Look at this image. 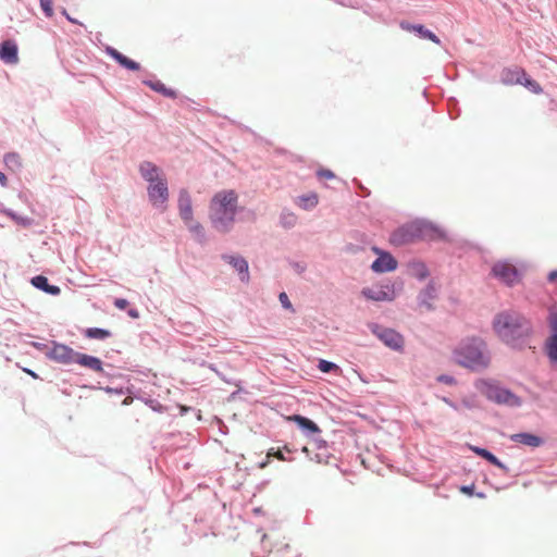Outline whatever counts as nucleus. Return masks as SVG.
<instances>
[{"label":"nucleus","mask_w":557,"mask_h":557,"mask_svg":"<svg viewBox=\"0 0 557 557\" xmlns=\"http://www.w3.org/2000/svg\"><path fill=\"white\" fill-rule=\"evenodd\" d=\"M178 207H180L181 216L186 221V223L189 225V227L191 230H194V228L197 230L198 225L193 226L190 224V222H191V201H190V197L186 190H182L180 194Z\"/></svg>","instance_id":"a211bd4d"},{"label":"nucleus","mask_w":557,"mask_h":557,"mask_svg":"<svg viewBox=\"0 0 557 557\" xmlns=\"http://www.w3.org/2000/svg\"><path fill=\"white\" fill-rule=\"evenodd\" d=\"M545 354L552 363L557 362V333L550 334L545 342Z\"/></svg>","instance_id":"a878e982"},{"label":"nucleus","mask_w":557,"mask_h":557,"mask_svg":"<svg viewBox=\"0 0 557 557\" xmlns=\"http://www.w3.org/2000/svg\"><path fill=\"white\" fill-rule=\"evenodd\" d=\"M40 7L47 17L53 16L52 0H40Z\"/></svg>","instance_id":"f704fd0d"},{"label":"nucleus","mask_w":557,"mask_h":557,"mask_svg":"<svg viewBox=\"0 0 557 557\" xmlns=\"http://www.w3.org/2000/svg\"><path fill=\"white\" fill-rule=\"evenodd\" d=\"M296 451L295 448L289 447L288 445H284L283 448L272 447L267 453V458H276L281 461H293L294 459L290 457H286L285 453L292 454Z\"/></svg>","instance_id":"393cba45"},{"label":"nucleus","mask_w":557,"mask_h":557,"mask_svg":"<svg viewBox=\"0 0 557 557\" xmlns=\"http://www.w3.org/2000/svg\"><path fill=\"white\" fill-rule=\"evenodd\" d=\"M436 380L446 385H455L457 382L456 379L449 374H440Z\"/></svg>","instance_id":"ea45409f"},{"label":"nucleus","mask_w":557,"mask_h":557,"mask_svg":"<svg viewBox=\"0 0 557 557\" xmlns=\"http://www.w3.org/2000/svg\"><path fill=\"white\" fill-rule=\"evenodd\" d=\"M215 423L220 429H221V425H222V421L218 418V417H213L211 418V425Z\"/></svg>","instance_id":"3c124183"},{"label":"nucleus","mask_w":557,"mask_h":557,"mask_svg":"<svg viewBox=\"0 0 557 557\" xmlns=\"http://www.w3.org/2000/svg\"><path fill=\"white\" fill-rule=\"evenodd\" d=\"M132 397H126L124 400H123V405H128L132 403Z\"/></svg>","instance_id":"6e6d98bb"},{"label":"nucleus","mask_w":557,"mask_h":557,"mask_svg":"<svg viewBox=\"0 0 557 557\" xmlns=\"http://www.w3.org/2000/svg\"><path fill=\"white\" fill-rule=\"evenodd\" d=\"M265 539H267V535H265V534H263V535H262V542H264V541H265Z\"/></svg>","instance_id":"bf43d9fd"},{"label":"nucleus","mask_w":557,"mask_h":557,"mask_svg":"<svg viewBox=\"0 0 557 557\" xmlns=\"http://www.w3.org/2000/svg\"><path fill=\"white\" fill-rule=\"evenodd\" d=\"M301 200L305 201L304 208H313L318 205V197L315 195H310L307 197H301Z\"/></svg>","instance_id":"58836bf2"},{"label":"nucleus","mask_w":557,"mask_h":557,"mask_svg":"<svg viewBox=\"0 0 557 557\" xmlns=\"http://www.w3.org/2000/svg\"><path fill=\"white\" fill-rule=\"evenodd\" d=\"M238 196L234 190H222L211 198V226L220 233H228L235 223Z\"/></svg>","instance_id":"7ed1b4c3"},{"label":"nucleus","mask_w":557,"mask_h":557,"mask_svg":"<svg viewBox=\"0 0 557 557\" xmlns=\"http://www.w3.org/2000/svg\"><path fill=\"white\" fill-rule=\"evenodd\" d=\"M418 239L446 240V234L435 224L425 220H416L406 223L391 234L389 240L394 246H404Z\"/></svg>","instance_id":"f03ea898"},{"label":"nucleus","mask_w":557,"mask_h":557,"mask_svg":"<svg viewBox=\"0 0 557 557\" xmlns=\"http://www.w3.org/2000/svg\"><path fill=\"white\" fill-rule=\"evenodd\" d=\"M4 163L10 170H13V171H17L22 166L21 157H20V154L15 153V152H10V153L5 154Z\"/></svg>","instance_id":"c85d7f7f"},{"label":"nucleus","mask_w":557,"mask_h":557,"mask_svg":"<svg viewBox=\"0 0 557 557\" xmlns=\"http://www.w3.org/2000/svg\"><path fill=\"white\" fill-rule=\"evenodd\" d=\"M27 374H29L30 376H33L34 379H37V374L35 372H33L32 370H25Z\"/></svg>","instance_id":"5fc2aeb1"},{"label":"nucleus","mask_w":557,"mask_h":557,"mask_svg":"<svg viewBox=\"0 0 557 557\" xmlns=\"http://www.w3.org/2000/svg\"><path fill=\"white\" fill-rule=\"evenodd\" d=\"M411 271L413 276L420 281L425 280L430 274L426 265L421 261L412 262Z\"/></svg>","instance_id":"cd10ccee"},{"label":"nucleus","mask_w":557,"mask_h":557,"mask_svg":"<svg viewBox=\"0 0 557 557\" xmlns=\"http://www.w3.org/2000/svg\"><path fill=\"white\" fill-rule=\"evenodd\" d=\"M369 330L388 348L399 351L404 347V337L397 331L385 327L379 323L368 324Z\"/></svg>","instance_id":"423d86ee"},{"label":"nucleus","mask_w":557,"mask_h":557,"mask_svg":"<svg viewBox=\"0 0 557 557\" xmlns=\"http://www.w3.org/2000/svg\"><path fill=\"white\" fill-rule=\"evenodd\" d=\"M550 334L557 333V313H550L548 318Z\"/></svg>","instance_id":"a19ab883"},{"label":"nucleus","mask_w":557,"mask_h":557,"mask_svg":"<svg viewBox=\"0 0 557 557\" xmlns=\"http://www.w3.org/2000/svg\"><path fill=\"white\" fill-rule=\"evenodd\" d=\"M85 335L88 338L106 339V338H108L111 335V333L108 330L98 329V327H90V329L86 330Z\"/></svg>","instance_id":"c756f323"},{"label":"nucleus","mask_w":557,"mask_h":557,"mask_svg":"<svg viewBox=\"0 0 557 557\" xmlns=\"http://www.w3.org/2000/svg\"><path fill=\"white\" fill-rule=\"evenodd\" d=\"M556 280H557V270H554V271L549 272L548 281L549 282H555Z\"/></svg>","instance_id":"8fccbe9b"},{"label":"nucleus","mask_w":557,"mask_h":557,"mask_svg":"<svg viewBox=\"0 0 557 557\" xmlns=\"http://www.w3.org/2000/svg\"><path fill=\"white\" fill-rule=\"evenodd\" d=\"M470 449L475 454L478 455L479 457L483 458L484 460H486L487 462H490L491 465L499 468L504 473H508L509 472V469L508 467L502 462L492 451H490L488 449L486 448H483V447H479V446H469Z\"/></svg>","instance_id":"f3484780"},{"label":"nucleus","mask_w":557,"mask_h":557,"mask_svg":"<svg viewBox=\"0 0 557 557\" xmlns=\"http://www.w3.org/2000/svg\"><path fill=\"white\" fill-rule=\"evenodd\" d=\"M520 84L525 86L528 89H530L534 94L539 95L543 91L541 85L536 81H534L533 78L528 76L527 73H525V76L522 77V83H520Z\"/></svg>","instance_id":"7c9ffc66"},{"label":"nucleus","mask_w":557,"mask_h":557,"mask_svg":"<svg viewBox=\"0 0 557 557\" xmlns=\"http://www.w3.org/2000/svg\"><path fill=\"white\" fill-rule=\"evenodd\" d=\"M289 265L297 274H302L307 270V264L301 261H289Z\"/></svg>","instance_id":"e433bc0d"},{"label":"nucleus","mask_w":557,"mask_h":557,"mask_svg":"<svg viewBox=\"0 0 557 557\" xmlns=\"http://www.w3.org/2000/svg\"><path fill=\"white\" fill-rule=\"evenodd\" d=\"M318 369L323 373H333L339 370V367L332 361L320 359L318 363Z\"/></svg>","instance_id":"2f4dec72"},{"label":"nucleus","mask_w":557,"mask_h":557,"mask_svg":"<svg viewBox=\"0 0 557 557\" xmlns=\"http://www.w3.org/2000/svg\"><path fill=\"white\" fill-rule=\"evenodd\" d=\"M114 305H115V307H116L117 309H120V310H124V309H126V308H127V306H128V301H127L126 299H123V298H116V299L114 300Z\"/></svg>","instance_id":"37998d69"},{"label":"nucleus","mask_w":557,"mask_h":557,"mask_svg":"<svg viewBox=\"0 0 557 557\" xmlns=\"http://www.w3.org/2000/svg\"><path fill=\"white\" fill-rule=\"evenodd\" d=\"M491 274L508 286H512L519 280V271L507 261L496 262L492 267Z\"/></svg>","instance_id":"1a4fd4ad"},{"label":"nucleus","mask_w":557,"mask_h":557,"mask_svg":"<svg viewBox=\"0 0 557 557\" xmlns=\"http://www.w3.org/2000/svg\"><path fill=\"white\" fill-rule=\"evenodd\" d=\"M148 197L152 206L164 210L169 199L168 183L164 177L150 183L147 188Z\"/></svg>","instance_id":"6e6552de"},{"label":"nucleus","mask_w":557,"mask_h":557,"mask_svg":"<svg viewBox=\"0 0 557 557\" xmlns=\"http://www.w3.org/2000/svg\"><path fill=\"white\" fill-rule=\"evenodd\" d=\"M474 495L479 498H485V494L483 492L474 493Z\"/></svg>","instance_id":"4d7b16f0"},{"label":"nucleus","mask_w":557,"mask_h":557,"mask_svg":"<svg viewBox=\"0 0 557 557\" xmlns=\"http://www.w3.org/2000/svg\"><path fill=\"white\" fill-rule=\"evenodd\" d=\"M312 456H313V460L317 461L318 463H327L329 462L330 454L326 450H319L318 453H315Z\"/></svg>","instance_id":"c9c22d12"},{"label":"nucleus","mask_w":557,"mask_h":557,"mask_svg":"<svg viewBox=\"0 0 557 557\" xmlns=\"http://www.w3.org/2000/svg\"><path fill=\"white\" fill-rule=\"evenodd\" d=\"M460 491L468 495V496H473L474 495V484H471V485H462L460 487Z\"/></svg>","instance_id":"c03bdc74"},{"label":"nucleus","mask_w":557,"mask_h":557,"mask_svg":"<svg viewBox=\"0 0 557 557\" xmlns=\"http://www.w3.org/2000/svg\"><path fill=\"white\" fill-rule=\"evenodd\" d=\"M74 363H77L84 368H88L95 372L101 373L103 371L102 361L94 356L81 354L76 351Z\"/></svg>","instance_id":"dca6fc26"},{"label":"nucleus","mask_w":557,"mask_h":557,"mask_svg":"<svg viewBox=\"0 0 557 557\" xmlns=\"http://www.w3.org/2000/svg\"><path fill=\"white\" fill-rule=\"evenodd\" d=\"M462 405H463L465 407H467V408H472V405H471L470 400H468V399H463V400H462Z\"/></svg>","instance_id":"864d4df0"},{"label":"nucleus","mask_w":557,"mask_h":557,"mask_svg":"<svg viewBox=\"0 0 557 557\" xmlns=\"http://www.w3.org/2000/svg\"><path fill=\"white\" fill-rule=\"evenodd\" d=\"M139 172L149 184L164 177L160 168L149 161H145L140 164Z\"/></svg>","instance_id":"aec40b11"},{"label":"nucleus","mask_w":557,"mask_h":557,"mask_svg":"<svg viewBox=\"0 0 557 557\" xmlns=\"http://www.w3.org/2000/svg\"><path fill=\"white\" fill-rule=\"evenodd\" d=\"M278 300L282 305L283 308L287 309V310H290V311H294V308H293V305L292 302L289 301V298L288 296L286 295V293L282 292L280 295H278Z\"/></svg>","instance_id":"4c0bfd02"},{"label":"nucleus","mask_w":557,"mask_h":557,"mask_svg":"<svg viewBox=\"0 0 557 557\" xmlns=\"http://www.w3.org/2000/svg\"><path fill=\"white\" fill-rule=\"evenodd\" d=\"M437 298V288L433 281H430L426 286L420 290L417 297L419 307L425 308L428 311H432L434 306L432 301Z\"/></svg>","instance_id":"ddd939ff"},{"label":"nucleus","mask_w":557,"mask_h":557,"mask_svg":"<svg viewBox=\"0 0 557 557\" xmlns=\"http://www.w3.org/2000/svg\"><path fill=\"white\" fill-rule=\"evenodd\" d=\"M361 296L373 301H393L396 298L395 283L386 280L381 282L376 288L363 287Z\"/></svg>","instance_id":"0eeeda50"},{"label":"nucleus","mask_w":557,"mask_h":557,"mask_svg":"<svg viewBox=\"0 0 557 557\" xmlns=\"http://www.w3.org/2000/svg\"><path fill=\"white\" fill-rule=\"evenodd\" d=\"M318 176L321 178H333L335 175L331 170L321 169L318 171Z\"/></svg>","instance_id":"79ce46f5"},{"label":"nucleus","mask_w":557,"mask_h":557,"mask_svg":"<svg viewBox=\"0 0 557 557\" xmlns=\"http://www.w3.org/2000/svg\"><path fill=\"white\" fill-rule=\"evenodd\" d=\"M222 260L230 264L234 271L237 272L239 276V281L242 283H249L250 281V274H249V264L248 261L239 256V255H230V253H223L221 256Z\"/></svg>","instance_id":"9b49d317"},{"label":"nucleus","mask_w":557,"mask_h":557,"mask_svg":"<svg viewBox=\"0 0 557 557\" xmlns=\"http://www.w3.org/2000/svg\"><path fill=\"white\" fill-rule=\"evenodd\" d=\"M315 447L318 450H326V442L323 440H317Z\"/></svg>","instance_id":"a18cd8bd"},{"label":"nucleus","mask_w":557,"mask_h":557,"mask_svg":"<svg viewBox=\"0 0 557 557\" xmlns=\"http://www.w3.org/2000/svg\"><path fill=\"white\" fill-rule=\"evenodd\" d=\"M128 315H129L131 318L136 319V318H138V311H137V310H135V309H131V310L128 311Z\"/></svg>","instance_id":"603ef678"},{"label":"nucleus","mask_w":557,"mask_h":557,"mask_svg":"<svg viewBox=\"0 0 557 557\" xmlns=\"http://www.w3.org/2000/svg\"><path fill=\"white\" fill-rule=\"evenodd\" d=\"M373 250L379 255L370 267L374 273L392 272L397 269L398 262L392 253L376 247Z\"/></svg>","instance_id":"9d476101"},{"label":"nucleus","mask_w":557,"mask_h":557,"mask_svg":"<svg viewBox=\"0 0 557 557\" xmlns=\"http://www.w3.org/2000/svg\"><path fill=\"white\" fill-rule=\"evenodd\" d=\"M456 361L470 370L479 371L490 364V355L486 344L481 337L463 339L455 350Z\"/></svg>","instance_id":"20e7f679"},{"label":"nucleus","mask_w":557,"mask_h":557,"mask_svg":"<svg viewBox=\"0 0 557 557\" xmlns=\"http://www.w3.org/2000/svg\"><path fill=\"white\" fill-rule=\"evenodd\" d=\"M476 389L490 401L518 408L522 405L521 398L510 389L504 387L500 383L494 380H479L475 383Z\"/></svg>","instance_id":"39448f33"},{"label":"nucleus","mask_w":557,"mask_h":557,"mask_svg":"<svg viewBox=\"0 0 557 557\" xmlns=\"http://www.w3.org/2000/svg\"><path fill=\"white\" fill-rule=\"evenodd\" d=\"M492 325L499 339L512 348H522L532 334V323L517 311L497 313Z\"/></svg>","instance_id":"f257e3e1"},{"label":"nucleus","mask_w":557,"mask_h":557,"mask_svg":"<svg viewBox=\"0 0 557 557\" xmlns=\"http://www.w3.org/2000/svg\"><path fill=\"white\" fill-rule=\"evenodd\" d=\"M511 441L530 447H540L544 444V438L527 432L516 433L511 435Z\"/></svg>","instance_id":"412c9836"},{"label":"nucleus","mask_w":557,"mask_h":557,"mask_svg":"<svg viewBox=\"0 0 557 557\" xmlns=\"http://www.w3.org/2000/svg\"><path fill=\"white\" fill-rule=\"evenodd\" d=\"M109 54L116 61L119 62L122 66L128 69V70H132V71H138L140 69V65L139 63L128 59L127 57H125L124 54H122L121 52H119L117 50L115 49H109Z\"/></svg>","instance_id":"b1692460"},{"label":"nucleus","mask_w":557,"mask_h":557,"mask_svg":"<svg viewBox=\"0 0 557 557\" xmlns=\"http://www.w3.org/2000/svg\"><path fill=\"white\" fill-rule=\"evenodd\" d=\"M301 451L306 454L308 459L313 460L312 453H311V450L307 446H304L301 448Z\"/></svg>","instance_id":"de8ad7c7"},{"label":"nucleus","mask_w":557,"mask_h":557,"mask_svg":"<svg viewBox=\"0 0 557 557\" xmlns=\"http://www.w3.org/2000/svg\"><path fill=\"white\" fill-rule=\"evenodd\" d=\"M211 371H213L218 376L221 377L222 381L226 382L227 384H234V385L238 386V383H239L238 380H236L234 376H227V375L223 374L218 369H215L212 364H211Z\"/></svg>","instance_id":"72a5a7b5"},{"label":"nucleus","mask_w":557,"mask_h":557,"mask_svg":"<svg viewBox=\"0 0 557 557\" xmlns=\"http://www.w3.org/2000/svg\"><path fill=\"white\" fill-rule=\"evenodd\" d=\"M290 420L294 421L306 435L321 433L319 425L305 416L294 414L290 417Z\"/></svg>","instance_id":"6ab92c4d"},{"label":"nucleus","mask_w":557,"mask_h":557,"mask_svg":"<svg viewBox=\"0 0 557 557\" xmlns=\"http://www.w3.org/2000/svg\"><path fill=\"white\" fill-rule=\"evenodd\" d=\"M443 401H444L445 404H447L449 407H451L453 409H455V410H458V409H459V408H458V405H457L455 401H453L450 398L444 397V398H443Z\"/></svg>","instance_id":"49530a36"},{"label":"nucleus","mask_w":557,"mask_h":557,"mask_svg":"<svg viewBox=\"0 0 557 557\" xmlns=\"http://www.w3.org/2000/svg\"><path fill=\"white\" fill-rule=\"evenodd\" d=\"M75 356L76 351L74 349L64 344L59 343H53L52 348L50 349L49 352H47V357L50 360L63 364L74 363Z\"/></svg>","instance_id":"f8f14e48"},{"label":"nucleus","mask_w":557,"mask_h":557,"mask_svg":"<svg viewBox=\"0 0 557 557\" xmlns=\"http://www.w3.org/2000/svg\"><path fill=\"white\" fill-rule=\"evenodd\" d=\"M63 14L66 15V17L71 21V22H74L67 14H66V11L64 10L63 11Z\"/></svg>","instance_id":"13d9d810"},{"label":"nucleus","mask_w":557,"mask_h":557,"mask_svg":"<svg viewBox=\"0 0 557 557\" xmlns=\"http://www.w3.org/2000/svg\"><path fill=\"white\" fill-rule=\"evenodd\" d=\"M32 284L35 287L42 289L44 292H46L50 295H59L60 294V288L54 285H49L48 278L44 275H37V276L33 277Z\"/></svg>","instance_id":"5701e85b"},{"label":"nucleus","mask_w":557,"mask_h":557,"mask_svg":"<svg viewBox=\"0 0 557 557\" xmlns=\"http://www.w3.org/2000/svg\"><path fill=\"white\" fill-rule=\"evenodd\" d=\"M149 86L158 91V92H161L163 94L164 96L166 97H171V98H175L176 97V94L174 90H171V89H168L164 84H162L161 82H154V83H149Z\"/></svg>","instance_id":"473e14b6"},{"label":"nucleus","mask_w":557,"mask_h":557,"mask_svg":"<svg viewBox=\"0 0 557 557\" xmlns=\"http://www.w3.org/2000/svg\"><path fill=\"white\" fill-rule=\"evenodd\" d=\"M297 223V216L289 210L284 209L280 215V224L282 227L289 230L293 228Z\"/></svg>","instance_id":"bb28decb"},{"label":"nucleus","mask_w":557,"mask_h":557,"mask_svg":"<svg viewBox=\"0 0 557 557\" xmlns=\"http://www.w3.org/2000/svg\"><path fill=\"white\" fill-rule=\"evenodd\" d=\"M0 184L5 187L8 185V178L4 173L0 172Z\"/></svg>","instance_id":"09e8293b"},{"label":"nucleus","mask_w":557,"mask_h":557,"mask_svg":"<svg viewBox=\"0 0 557 557\" xmlns=\"http://www.w3.org/2000/svg\"><path fill=\"white\" fill-rule=\"evenodd\" d=\"M400 26L405 30L414 33L421 39H429L437 45H441V39L422 24H410L408 22H401Z\"/></svg>","instance_id":"4468645a"},{"label":"nucleus","mask_w":557,"mask_h":557,"mask_svg":"<svg viewBox=\"0 0 557 557\" xmlns=\"http://www.w3.org/2000/svg\"><path fill=\"white\" fill-rule=\"evenodd\" d=\"M525 76V71L522 69H505L502 72L500 81L505 85H513L522 83V77Z\"/></svg>","instance_id":"4be33fe9"},{"label":"nucleus","mask_w":557,"mask_h":557,"mask_svg":"<svg viewBox=\"0 0 557 557\" xmlns=\"http://www.w3.org/2000/svg\"><path fill=\"white\" fill-rule=\"evenodd\" d=\"M17 45L13 40H4L0 45V59L7 64L18 62Z\"/></svg>","instance_id":"2eb2a0df"}]
</instances>
